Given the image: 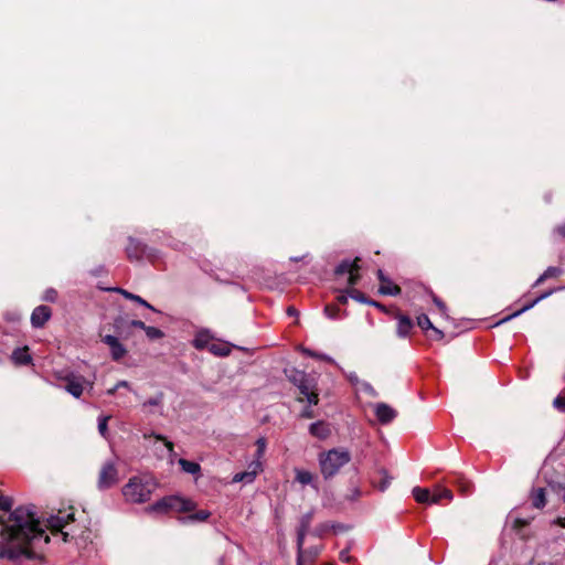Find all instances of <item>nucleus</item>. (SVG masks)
<instances>
[{
    "instance_id": "1",
    "label": "nucleus",
    "mask_w": 565,
    "mask_h": 565,
    "mask_svg": "<svg viewBox=\"0 0 565 565\" xmlns=\"http://www.w3.org/2000/svg\"><path fill=\"white\" fill-rule=\"evenodd\" d=\"M12 499L0 494V523L3 525L0 557L9 561L39 558L47 536L35 516V507H18L13 511Z\"/></svg>"
},
{
    "instance_id": "2",
    "label": "nucleus",
    "mask_w": 565,
    "mask_h": 565,
    "mask_svg": "<svg viewBox=\"0 0 565 565\" xmlns=\"http://www.w3.org/2000/svg\"><path fill=\"white\" fill-rule=\"evenodd\" d=\"M350 460L351 454L343 448H332L318 456L320 472L326 480L333 478Z\"/></svg>"
},
{
    "instance_id": "3",
    "label": "nucleus",
    "mask_w": 565,
    "mask_h": 565,
    "mask_svg": "<svg viewBox=\"0 0 565 565\" xmlns=\"http://www.w3.org/2000/svg\"><path fill=\"white\" fill-rule=\"evenodd\" d=\"M154 489L156 482L151 477L136 476L124 486L122 494L129 502L143 503L150 500Z\"/></svg>"
},
{
    "instance_id": "4",
    "label": "nucleus",
    "mask_w": 565,
    "mask_h": 565,
    "mask_svg": "<svg viewBox=\"0 0 565 565\" xmlns=\"http://www.w3.org/2000/svg\"><path fill=\"white\" fill-rule=\"evenodd\" d=\"M285 373L288 380L298 387L300 394L303 395L309 405H317L319 403L317 380L315 376L297 369L285 370Z\"/></svg>"
},
{
    "instance_id": "5",
    "label": "nucleus",
    "mask_w": 565,
    "mask_h": 565,
    "mask_svg": "<svg viewBox=\"0 0 565 565\" xmlns=\"http://www.w3.org/2000/svg\"><path fill=\"white\" fill-rule=\"evenodd\" d=\"M35 516L38 518L39 520V524L41 526V529L43 530V533L45 536H47V539H50V536L45 533V529L44 527H47L50 529L52 532H60L63 536V541L66 542L67 541V536H68V533L67 532H64L63 529L68 524L71 523L73 520H74V515L73 513L71 512H58V514H55V515H51L47 520H46V524H42L40 518L38 516V514L35 513ZM50 542V540H47V543Z\"/></svg>"
},
{
    "instance_id": "6",
    "label": "nucleus",
    "mask_w": 565,
    "mask_h": 565,
    "mask_svg": "<svg viewBox=\"0 0 565 565\" xmlns=\"http://www.w3.org/2000/svg\"><path fill=\"white\" fill-rule=\"evenodd\" d=\"M194 508L193 502L189 500H184L180 497H167L162 500H159L151 507H149L150 512H167L169 510H177V511H191Z\"/></svg>"
},
{
    "instance_id": "7",
    "label": "nucleus",
    "mask_w": 565,
    "mask_h": 565,
    "mask_svg": "<svg viewBox=\"0 0 565 565\" xmlns=\"http://www.w3.org/2000/svg\"><path fill=\"white\" fill-rule=\"evenodd\" d=\"M358 262H359V258H356L354 260L344 259L334 269V274L337 276L348 274L347 282L351 287L356 285L360 279V275H359L360 267L358 265Z\"/></svg>"
},
{
    "instance_id": "8",
    "label": "nucleus",
    "mask_w": 565,
    "mask_h": 565,
    "mask_svg": "<svg viewBox=\"0 0 565 565\" xmlns=\"http://www.w3.org/2000/svg\"><path fill=\"white\" fill-rule=\"evenodd\" d=\"M66 382L64 388L67 393H70L75 398L81 397L84 392V385L87 384L90 388L93 387V383L87 382L84 376L70 373L64 377Z\"/></svg>"
},
{
    "instance_id": "9",
    "label": "nucleus",
    "mask_w": 565,
    "mask_h": 565,
    "mask_svg": "<svg viewBox=\"0 0 565 565\" xmlns=\"http://www.w3.org/2000/svg\"><path fill=\"white\" fill-rule=\"evenodd\" d=\"M154 252V249L148 247L140 241L129 237L126 253L130 260H139L143 255L152 256Z\"/></svg>"
},
{
    "instance_id": "10",
    "label": "nucleus",
    "mask_w": 565,
    "mask_h": 565,
    "mask_svg": "<svg viewBox=\"0 0 565 565\" xmlns=\"http://www.w3.org/2000/svg\"><path fill=\"white\" fill-rule=\"evenodd\" d=\"M117 475L118 472L115 467V463L111 461L105 462L99 472L98 487L100 489L110 488L113 484L117 482Z\"/></svg>"
},
{
    "instance_id": "11",
    "label": "nucleus",
    "mask_w": 565,
    "mask_h": 565,
    "mask_svg": "<svg viewBox=\"0 0 565 565\" xmlns=\"http://www.w3.org/2000/svg\"><path fill=\"white\" fill-rule=\"evenodd\" d=\"M52 311L50 307L41 305L34 308L31 315V324L35 329L43 328L44 324L50 320Z\"/></svg>"
},
{
    "instance_id": "12",
    "label": "nucleus",
    "mask_w": 565,
    "mask_h": 565,
    "mask_svg": "<svg viewBox=\"0 0 565 565\" xmlns=\"http://www.w3.org/2000/svg\"><path fill=\"white\" fill-rule=\"evenodd\" d=\"M103 342L109 347L110 355L114 361H119L126 355V348L120 343L118 338H116L115 335H105L103 338Z\"/></svg>"
},
{
    "instance_id": "13",
    "label": "nucleus",
    "mask_w": 565,
    "mask_h": 565,
    "mask_svg": "<svg viewBox=\"0 0 565 565\" xmlns=\"http://www.w3.org/2000/svg\"><path fill=\"white\" fill-rule=\"evenodd\" d=\"M374 413L381 424H388L396 417V412L385 403L374 405Z\"/></svg>"
},
{
    "instance_id": "14",
    "label": "nucleus",
    "mask_w": 565,
    "mask_h": 565,
    "mask_svg": "<svg viewBox=\"0 0 565 565\" xmlns=\"http://www.w3.org/2000/svg\"><path fill=\"white\" fill-rule=\"evenodd\" d=\"M213 340L214 335L209 329H201L195 333L194 339L192 340V345L196 350H207V347L211 345Z\"/></svg>"
},
{
    "instance_id": "15",
    "label": "nucleus",
    "mask_w": 565,
    "mask_h": 565,
    "mask_svg": "<svg viewBox=\"0 0 565 565\" xmlns=\"http://www.w3.org/2000/svg\"><path fill=\"white\" fill-rule=\"evenodd\" d=\"M554 292V290H548V291H545L543 294H541L539 297H536L533 301L524 305L521 309L516 310L515 312L504 317L503 319H501L498 324H502V323H505L516 317H519L520 315H522L523 312L532 309L536 303H539L541 300L547 298L548 296H551L552 294Z\"/></svg>"
},
{
    "instance_id": "16",
    "label": "nucleus",
    "mask_w": 565,
    "mask_h": 565,
    "mask_svg": "<svg viewBox=\"0 0 565 565\" xmlns=\"http://www.w3.org/2000/svg\"><path fill=\"white\" fill-rule=\"evenodd\" d=\"M309 433L320 439V440H323V439H327L330 434H331V429H330V426L328 423L323 422V420H318V422H315L312 424H310L309 426Z\"/></svg>"
},
{
    "instance_id": "17",
    "label": "nucleus",
    "mask_w": 565,
    "mask_h": 565,
    "mask_svg": "<svg viewBox=\"0 0 565 565\" xmlns=\"http://www.w3.org/2000/svg\"><path fill=\"white\" fill-rule=\"evenodd\" d=\"M233 347L234 345L225 341L212 342L211 345L207 347V351L215 356H227L231 354Z\"/></svg>"
},
{
    "instance_id": "18",
    "label": "nucleus",
    "mask_w": 565,
    "mask_h": 565,
    "mask_svg": "<svg viewBox=\"0 0 565 565\" xmlns=\"http://www.w3.org/2000/svg\"><path fill=\"white\" fill-rule=\"evenodd\" d=\"M396 319H397V329H396L397 335L399 338H406L413 328V321L411 320L409 317H407L405 315H398Z\"/></svg>"
},
{
    "instance_id": "19",
    "label": "nucleus",
    "mask_w": 565,
    "mask_h": 565,
    "mask_svg": "<svg viewBox=\"0 0 565 565\" xmlns=\"http://www.w3.org/2000/svg\"><path fill=\"white\" fill-rule=\"evenodd\" d=\"M11 359H12L13 363L17 364V365H28L32 361V358L29 354V348L28 347L17 348L12 352Z\"/></svg>"
},
{
    "instance_id": "20",
    "label": "nucleus",
    "mask_w": 565,
    "mask_h": 565,
    "mask_svg": "<svg viewBox=\"0 0 565 565\" xmlns=\"http://www.w3.org/2000/svg\"><path fill=\"white\" fill-rule=\"evenodd\" d=\"M114 291L122 295L126 299L128 300H131V301H135L136 303L151 310V311H154V312H159L152 305H150L147 300H145L143 298H141L140 296L138 295H135L132 292H129L122 288H115Z\"/></svg>"
},
{
    "instance_id": "21",
    "label": "nucleus",
    "mask_w": 565,
    "mask_h": 565,
    "mask_svg": "<svg viewBox=\"0 0 565 565\" xmlns=\"http://www.w3.org/2000/svg\"><path fill=\"white\" fill-rule=\"evenodd\" d=\"M295 480L302 486H311L313 489H318L313 475L308 470L295 469Z\"/></svg>"
},
{
    "instance_id": "22",
    "label": "nucleus",
    "mask_w": 565,
    "mask_h": 565,
    "mask_svg": "<svg viewBox=\"0 0 565 565\" xmlns=\"http://www.w3.org/2000/svg\"><path fill=\"white\" fill-rule=\"evenodd\" d=\"M532 505L535 509H543L546 504V489L535 488L531 492Z\"/></svg>"
},
{
    "instance_id": "23",
    "label": "nucleus",
    "mask_w": 565,
    "mask_h": 565,
    "mask_svg": "<svg viewBox=\"0 0 565 565\" xmlns=\"http://www.w3.org/2000/svg\"><path fill=\"white\" fill-rule=\"evenodd\" d=\"M163 401H164V394L162 392H159L154 396L145 401L142 403V408L143 409H146L148 407L159 408L158 414L163 415Z\"/></svg>"
},
{
    "instance_id": "24",
    "label": "nucleus",
    "mask_w": 565,
    "mask_h": 565,
    "mask_svg": "<svg viewBox=\"0 0 565 565\" xmlns=\"http://www.w3.org/2000/svg\"><path fill=\"white\" fill-rule=\"evenodd\" d=\"M454 498L452 495V492L447 489V488H444L441 486H437L435 488V491L434 493H431V504H437L439 503L443 499H447L448 501H451Z\"/></svg>"
},
{
    "instance_id": "25",
    "label": "nucleus",
    "mask_w": 565,
    "mask_h": 565,
    "mask_svg": "<svg viewBox=\"0 0 565 565\" xmlns=\"http://www.w3.org/2000/svg\"><path fill=\"white\" fill-rule=\"evenodd\" d=\"M412 492L417 502L431 504V493L428 489L415 487Z\"/></svg>"
},
{
    "instance_id": "26",
    "label": "nucleus",
    "mask_w": 565,
    "mask_h": 565,
    "mask_svg": "<svg viewBox=\"0 0 565 565\" xmlns=\"http://www.w3.org/2000/svg\"><path fill=\"white\" fill-rule=\"evenodd\" d=\"M379 291L385 296H397L401 292V288L387 279L385 282L381 284Z\"/></svg>"
},
{
    "instance_id": "27",
    "label": "nucleus",
    "mask_w": 565,
    "mask_h": 565,
    "mask_svg": "<svg viewBox=\"0 0 565 565\" xmlns=\"http://www.w3.org/2000/svg\"><path fill=\"white\" fill-rule=\"evenodd\" d=\"M179 465L183 471H185L186 473H190V475H196L201 470V467L199 463H196L194 461L186 460V459H180Z\"/></svg>"
},
{
    "instance_id": "28",
    "label": "nucleus",
    "mask_w": 565,
    "mask_h": 565,
    "mask_svg": "<svg viewBox=\"0 0 565 565\" xmlns=\"http://www.w3.org/2000/svg\"><path fill=\"white\" fill-rule=\"evenodd\" d=\"M256 471H244L235 473L232 481L234 483L244 482V483H250L255 480Z\"/></svg>"
},
{
    "instance_id": "29",
    "label": "nucleus",
    "mask_w": 565,
    "mask_h": 565,
    "mask_svg": "<svg viewBox=\"0 0 565 565\" xmlns=\"http://www.w3.org/2000/svg\"><path fill=\"white\" fill-rule=\"evenodd\" d=\"M452 482L458 486L459 491L463 494H468L472 489L471 482L461 476H456Z\"/></svg>"
},
{
    "instance_id": "30",
    "label": "nucleus",
    "mask_w": 565,
    "mask_h": 565,
    "mask_svg": "<svg viewBox=\"0 0 565 565\" xmlns=\"http://www.w3.org/2000/svg\"><path fill=\"white\" fill-rule=\"evenodd\" d=\"M145 333L147 338L151 341L159 340L164 337L163 331H161L159 328L147 326Z\"/></svg>"
},
{
    "instance_id": "31",
    "label": "nucleus",
    "mask_w": 565,
    "mask_h": 565,
    "mask_svg": "<svg viewBox=\"0 0 565 565\" xmlns=\"http://www.w3.org/2000/svg\"><path fill=\"white\" fill-rule=\"evenodd\" d=\"M311 521H312V512H308V513L303 514L300 519L298 531H303V532L308 533Z\"/></svg>"
},
{
    "instance_id": "32",
    "label": "nucleus",
    "mask_w": 565,
    "mask_h": 565,
    "mask_svg": "<svg viewBox=\"0 0 565 565\" xmlns=\"http://www.w3.org/2000/svg\"><path fill=\"white\" fill-rule=\"evenodd\" d=\"M553 406L561 413H565V388L554 398Z\"/></svg>"
},
{
    "instance_id": "33",
    "label": "nucleus",
    "mask_w": 565,
    "mask_h": 565,
    "mask_svg": "<svg viewBox=\"0 0 565 565\" xmlns=\"http://www.w3.org/2000/svg\"><path fill=\"white\" fill-rule=\"evenodd\" d=\"M358 392H363L371 397H377V392L374 390V387L366 381L361 382V385L356 387Z\"/></svg>"
},
{
    "instance_id": "34",
    "label": "nucleus",
    "mask_w": 565,
    "mask_h": 565,
    "mask_svg": "<svg viewBox=\"0 0 565 565\" xmlns=\"http://www.w3.org/2000/svg\"><path fill=\"white\" fill-rule=\"evenodd\" d=\"M417 324L423 331H428L434 326L428 316L424 313L417 317Z\"/></svg>"
},
{
    "instance_id": "35",
    "label": "nucleus",
    "mask_w": 565,
    "mask_h": 565,
    "mask_svg": "<svg viewBox=\"0 0 565 565\" xmlns=\"http://www.w3.org/2000/svg\"><path fill=\"white\" fill-rule=\"evenodd\" d=\"M210 515H211V513L209 511L201 510L196 513L189 515L188 520L194 521V522H203V521L207 520Z\"/></svg>"
},
{
    "instance_id": "36",
    "label": "nucleus",
    "mask_w": 565,
    "mask_h": 565,
    "mask_svg": "<svg viewBox=\"0 0 565 565\" xmlns=\"http://www.w3.org/2000/svg\"><path fill=\"white\" fill-rule=\"evenodd\" d=\"M108 419H109V416H99L98 417V431L103 437H106V434H107Z\"/></svg>"
},
{
    "instance_id": "37",
    "label": "nucleus",
    "mask_w": 565,
    "mask_h": 565,
    "mask_svg": "<svg viewBox=\"0 0 565 565\" xmlns=\"http://www.w3.org/2000/svg\"><path fill=\"white\" fill-rule=\"evenodd\" d=\"M303 353L311 358L320 359V360L328 361V362H333V359L331 356L323 354V353H317L310 349H303Z\"/></svg>"
},
{
    "instance_id": "38",
    "label": "nucleus",
    "mask_w": 565,
    "mask_h": 565,
    "mask_svg": "<svg viewBox=\"0 0 565 565\" xmlns=\"http://www.w3.org/2000/svg\"><path fill=\"white\" fill-rule=\"evenodd\" d=\"M350 297L358 300L359 302H362V303H371L373 306H379L376 302L374 301H367L366 298L364 297V295L362 292H360L359 290H351L350 291Z\"/></svg>"
},
{
    "instance_id": "39",
    "label": "nucleus",
    "mask_w": 565,
    "mask_h": 565,
    "mask_svg": "<svg viewBox=\"0 0 565 565\" xmlns=\"http://www.w3.org/2000/svg\"><path fill=\"white\" fill-rule=\"evenodd\" d=\"M42 299L44 301H49V302H55L56 299H57V291L54 289V288H47L43 296H42Z\"/></svg>"
},
{
    "instance_id": "40",
    "label": "nucleus",
    "mask_w": 565,
    "mask_h": 565,
    "mask_svg": "<svg viewBox=\"0 0 565 565\" xmlns=\"http://www.w3.org/2000/svg\"><path fill=\"white\" fill-rule=\"evenodd\" d=\"M543 274L545 275L546 279H548L559 276L562 274V269L559 267L551 266L547 267Z\"/></svg>"
},
{
    "instance_id": "41",
    "label": "nucleus",
    "mask_w": 565,
    "mask_h": 565,
    "mask_svg": "<svg viewBox=\"0 0 565 565\" xmlns=\"http://www.w3.org/2000/svg\"><path fill=\"white\" fill-rule=\"evenodd\" d=\"M547 486H548L550 490L556 494H562L564 491V486L561 482L548 481Z\"/></svg>"
},
{
    "instance_id": "42",
    "label": "nucleus",
    "mask_w": 565,
    "mask_h": 565,
    "mask_svg": "<svg viewBox=\"0 0 565 565\" xmlns=\"http://www.w3.org/2000/svg\"><path fill=\"white\" fill-rule=\"evenodd\" d=\"M164 244L172 247L173 249H177V250H181L184 246V244L182 242L173 239L171 237L166 238Z\"/></svg>"
},
{
    "instance_id": "43",
    "label": "nucleus",
    "mask_w": 565,
    "mask_h": 565,
    "mask_svg": "<svg viewBox=\"0 0 565 565\" xmlns=\"http://www.w3.org/2000/svg\"><path fill=\"white\" fill-rule=\"evenodd\" d=\"M256 446H257V457L260 458L264 452H265V449H266V439L260 437L256 440Z\"/></svg>"
},
{
    "instance_id": "44",
    "label": "nucleus",
    "mask_w": 565,
    "mask_h": 565,
    "mask_svg": "<svg viewBox=\"0 0 565 565\" xmlns=\"http://www.w3.org/2000/svg\"><path fill=\"white\" fill-rule=\"evenodd\" d=\"M348 381L356 388L359 385H361V380L359 379L358 374L355 372H349L347 373Z\"/></svg>"
},
{
    "instance_id": "45",
    "label": "nucleus",
    "mask_w": 565,
    "mask_h": 565,
    "mask_svg": "<svg viewBox=\"0 0 565 565\" xmlns=\"http://www.w3.org/2000/svg\"><path fill=\"white\" fill-rule=\"evenodd\" d=\"M307 533L303 532V531H297V548H298V553L300 554L301 551H302V546L305 544V537H306Z\"/></svg>"
},
{
    "instance_id": "46",
    "label": "nucleus",
    "mask_w": 565,
    "mask_h": 565,
    "mask_svg": "<svg viewBox=\"0 0 565 565\" xmlns=\"http://www.w3.org/2000/svg\"><path fill=\"white\" fill-rule=\"evenodd\" d=\"M430 331L433 332L429 337L430 339L435 340V341H440L444 339L445 334L444 332L436 328L435 326H433V328L430 329Z\"/></svg>"
},
{
    "instance_id": "47",
    "label": "nucleus",
    "mask_w": 565,
    "mask_h": 565,
    "mask_svg": "<svg viewBox=\"0 0 565 565\" xmlns=\"http://www.w3.org/2000/svg\"><path fill=\"white\" fill-rule=\"evenodd\" d=\"M324 313L330 319H337L338 318V313H339V309L337 307L326 306Z\"/></svg>"
},
{
    "instance_id": "48",
    "label": "nucleus",
    "mask_w": 565,
    "mask_h": 565,
    "mask_svg": "<svg viewBox=\"0 0 565 565\" xmlns=\"http://www.w3.org/2000/svg\"><path fill=\"white\" fill-rule=\"evenodd\" d=\"M157 440H162L164 443V446L168 448L169 452L173 451V444L169 441L164 436L160 434H151Z\"/></svg>"
},
{
    "instance_id": "49",
    "label": "nucleus",
    "mask_w": 565,
    "mask_h": 565,
    "mask_svg": "<svg viewBox=\"0 0 565 565\" xmlns=\"http://www.w3.org/2000/svg\"><path fill=\"white\" fill-rule=\"evenodd\" d=\"M433 301L438 307L441 315L446 316V311H447L446 305L436 296H433Z\"/></svg>"
},
{
    "instance_id": "50",
    "label": "nucleus",
    "mask_w": 565,
    "mask_h": 565,
    "mask_svg": "<svg viewBox=\"0 0 565 565\" xmlns=\"http://www.w3.org/2000/svg\"><path fill=\"white\" fill-rule=\"evenodd\" d=\"M4 319L11 322H18L21 320V315L18 312H7Z\"/></svg>"
},
{
    "instance_id": "51",
    "label": "nucleus",
    "mask_w": 565,
    "mask_h": 565,
    "mask_svg": "<svg viewBox=\"0 0 565 565\" xmlns=\"http://www.w3.org/2000/svg\"><path fill=\"white\" fill-rule=\"evenodd\" d=\"M129 324H130V327L138 328V329H141L143 331L147 328V324L143 321H141V320H131Z\"/></svg>"
},
{
    "instance_id": "52",
    "label": "nucleus",
    "mask_w": 565,
    "mask_h": 565,
    "mask_svg": "<svg viewBox=\"0 0 565 565\" xmlns=\"http://www.w3.org/2000/svg\"><path fill=\"white\" fill-rule=\"evenodd\" d=\"M328 529H333V530L338 531V530H343L344 527H343V525H340V524H337V525H334V524L333 525L323 524L321 526V531H326Z\"/></svg>"
},
{
    "instance_id": "53",
    "label": "nucleus",
    "mask_w": 565,
    "mask_h": 565,
    "mask_svg": "<svg viewBox=\"0 0 565 565\" xmlns=\"http://www.w3.org/2000/svg\"><path fill=\"white\" fill-rule=\"evenodd\" d=\"M554 232H556L562 237H565V222L556 226Z\"/></svg>"
},
{
    "instance_id": "54",
    "label": "nucleus",
    "mask_w": 565,
    "mask_h": 565,
    "mask_svg": "<svg viewBox=\"0 0 565 565\" xmlns=\"http://www.w3.org/2000/svg\"><path fill=\"white\" fill-rule=\"evenodd\" d=\"M339 557L343 562H349L350 561L349 551L348 550L341 551L340 554H339Z\"/></svg>"
},
{
    "instance_id": "55",
    "label": "nucleus",
    "mask_w": 565,
    "mask_h": 565,
    "mask_svg": "<svg viewBox=\"0 0 565 565\" xmlns=\"http://www.w3.org/2000/svg\"><path fill=\"white\" fill-rule=\"evenodd\" d=\"M301 416L305 417V418H312L315 415H313V412L312 409L310 408H305L301 413Z\"/></svg>"
},
{
    "instance_id": "56",
    "label": "nucleus",
    "mask_w": 565,
    "mask_h": 565,
    "mask_svg": "<svg viewBox=\"0 0 565 565\" xmlns=\"http://www.w3.org/2000/svg\"><path fill=\"white\" fill-rule=\"evenodd\" d=\"M350 500H356L361 495V491L358 488L351 490Z\"/></svg>"
},
{
    "instance_id": "57",
    "label": "nucleus",
    "mask_w": 565,
    "mask_h": 565,
    "mask_svg": "<svg viewBox=\"0 0 565 565\" xmlns=\"http://www.w3.org/2000/svg\"><path fill=\"white\" fill-rule=\"evenodd\" d=\"M546 280V277L544 274H542L536 280L535 282L533 284V287H537L540 286L542 282H544Z\"/></svg>"
},
{
    "instance_id": "58",
    "label": "nucleus",
    "mask_w": 565,
    "mask_h": 565,
    "mask_svg": "<svg viewBox=\"0 0 565 565\" xmlns=\"http://www.w3.org/2000/svg\"><path fill=\"white\" fill-rule=\"evenodd\" d=\"M287 315H288V316H290V317H296V316H298V311H297V309H296V308H294V307H289V308L287 309Z\"/></svg>"
},
{
    "instance_id": "59",
    "label": "nucleus",
    "mask_w": 565,
    "mask_h": 565,
    "mask_svg": "<svg viewBox=\"0 0 565 565\" xmlns=\"http://www.w3.org/2000/svg\"><path fill=\"white\" fill-rule=\"evenodd\" d=\"M377 277H379V279H380L381 284H382V282H385V281L388 279V278H386V277L384 276V273H383V270H382V269H379V270H377Z\"/></svg>"
},
{
    "instance_id": "60",
    "label": "nucleus",
    "mask_w": 565,
    "mask_h": 565,
    "mask_svg": "<svg viewBox=\"0 0 565 565\" xmlns=\"http://www.w3.org/2000/svg\"><path fill=\"white\" fill-rule=\"evenodd\" d=\"M116 387H118V388H121V387L129 388V383L127 381L122 380V381L117 382Z\"/></svg>"
},
{
    "instance_id": "61",
    "label": "nucleus",
    "mask_w": 565,
    "mask_h": 565,
    "mask_svg": "<svg viewBox=\"0 0 565 565\" xmlns=\"http://www.w3.org/2000/svg\"><path fill=\"white\" fill-rule=\"evenodd\" d=\"M555 524L562 526V527H565V518H557L555 521H554Z\"/></svg>"
},
{
    "instance_id": "62",
    "label": "nucleus",
    "mask_w": 565,
    "mask_h": 565,
    "mask_svg": "<svg viewBox=\"0 0 565 565\" xmlns=\"http://www.w3.org/2000/svg\"><path fill=\"white\" fill-rule=\"evenodd\" d=\"M307 257H308V254H306L303 256H299V257H291L290 260L300 262V260H305Z\"/></svg>"
},
{
    "instance_id": "63",
    "label": "nucleus",
    "mask_w": 565,
    "mask_h": 565,
    "mask_svg": "<svg viewBox=\"0 0 565 565\" xmlns=\"http://www.w3.org/2000/svg\"><path fill=\"white\" fill-rule=\"evenodd\" d=\"M388 484H390V480H385V481H383V483H382V484H381V487H380V490H381V491H385V490H386V488L388 487Z\"/></svg>"
},
{
    "instance_id": "64",
    "label": "nucleus",
    "mask_w": 565,
    "mask_h": 565,
    "mask_svg": "<svg viewBox=\"0 0 565 565\" xmlns=\"http://www.w3.org/2000/svg\"><path fill=\"white\" fill-rule=\"evenodd\" d=\"M117 390H118V387H116V385H115L114 387L107 390V394L108 395H114Z\"/></svg>"
}]
</instances>
